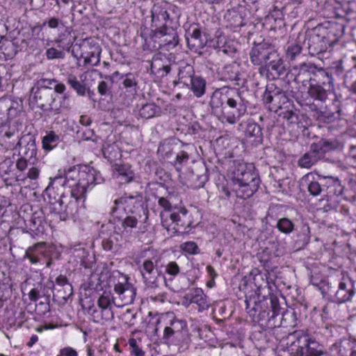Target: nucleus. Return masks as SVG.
Instances as JSON below:
<instances>
[{
	"mask_svg": "<svg viewBox=\"0 0 356 356\" xmlns=\"http://www.w3.org/2000/svg\"><path fill=\"white\" fill-rule=\"evenodd\" d=\"M95 182L93 172L70 168L65 177H55L46 188L49 211L60 220L74 217L77 212V200L84 198L88 187Z\"/></svg>",
	"mask_w": 356,
	"mask_h": 356,
	"instance_id": "1",
	"label": "nucleus"
},
{
	"mask_svg": "<svg viewBox=\"0 0 356 356\" xmlns=\"http://www.w3.org/2000/svg\"><path fill=\"white\" fill-rule=\"evenodd\" d=\"M247 103L238 90L222 87L212 93L209 106L211 113L219 120L234 124L245 114Z\"/></svg>",
	"mask_w": 356,
	"mask_h": 356,
	"instance_id": "2",
	"label": "nucleus"
},
{
	"mask_svg": "<svg viewBox=\"0 0 356 356\" xmlns=\"http://www.w3.org/2000/svg\"><path fill=\"white\" fill-rule=\"evenodd\" d=\"M111 282L113 287L114 296L110 292L104 291L97 300V307L112 309V305L118 307L133 303L136 295V289L129 282V277L120 272H115L111 278Z\"/></svg>",
	"mask_w": 356,
	"mask_h": 356,
	"instance_id": "3",
	"label": "nucleus"
},
{
	"mask_svg": "<svg viewBox=\"0 0 356 356\" xmlns=\"http://www.w3.org/2000/svg\"><path fill=\"white\" fill-rule=\"evenodd\" d=\"M232 175L238 197L245 200L257 191L260 179L252 163L234 162Z\"/></svg>",
	"mask_w": 356,
	"mask_h": 356,
	"instance_id": "4",
	"label": "nucleus"
},
{
	"mask_svg": "<svg viewBox=\"0 0 356 356\" xmlns=\"http://www.w3.org/2000/svg\"><path fill=\"white\" fill-rule=\"evenodd\" d=\"M160 260V257L155 254L152 257L145 255L136 261L143 283L147 290L155 291L161 289L163 284L168 286L166 278L159 267Z\"/></svg>",
	"mask_w": 356,
	"mask_h": 356,
	"instance_id": "5",
	"label": "nucleus"
},
{
	"mask_svg": "<svg viewBox=\"0 0 356 356\" xmlns=\"http://www.w3.org/2000/svg\"><path fill=\"white\" fill-rule=\"evenodd\" d=\"M291 74L294 77V81L298 83H306L313 81L320 82L321 79H326L330 82L332 76L322 68H317L312 63H302L298 65L293 66L291 70Z\"/></svg>",
	"mask_w": 356,
	"mask_h": 356,
	"instance_id": "6",
	"label": "nucleus"
},
{
	"mask_svg": "<svg viewBox=\"0 0 356 356\" xmlns=\"http://www.w3.org/2000/svg\"><path fill=\"white\" fill-rule=\"evenodd\" d=\"M162 319L165 323L163 334L165 343L174 346L182 345L184 342L183 331L187 327L186 323L177 318L172 314H168Z\"/></svg>",
	"mask_w": 356,
	"mask_h": 356,
	"instance_id": "7",
	"label": "nucleus"
},
{
	"mask_svg": "<svg viewBox=\"0 0 356 356\" xmlns=\"http://www.w3.org/2000/svg\"><path fill=\"white\" fill-rule=\"evenodd\" d=\"M263 101L270 111L277 112L289 103V98L285 92L273 84L266 86L263 95Z\"/></svg>",
	"mask_w": 356,
	"mask_h": 356,
	"instance_id": "8",
	"label": "nucleus"
},
{
	"mask_svg": "<svg viewBox=\"0 0 356 356\" xmlns=\"http://www.w3.org/2000/svg\"><path fill=\"white\" fill-rule=\"evenodd\" d=\"M4 143L8 149H19V155L25 159H32L36 156L37 148L35 138L30 134L21 138L17 136L15 142L11 143L5 140Z\"/></svg>",
	"mask_w": 356,
	"mask_h": 356,
	"instance_id": "9",
	"label": "nucleus"
},
{
	"mask_svg": "<svg viewBox=\"0 0 356 356\" xmlns=\"http://www.w3.org/2000/svg\"><path fill=\"white\" fill-rule=\"evenodd\" d=\"M275 51V47L267 42H254L249 53L250 60L254 65L260 66L261 70Z\"/></svg>",
	"mask_w": 356,
	"mask_h": 356,
	"instance_id": "10",
	"label": "nucleus"
},
{
	"mask_svg": "<svg viewBox=\"0 0 356 356\" xmlns=\"http://www.w3.org/2000/svg\"><path fill=\"white\" fill-rule=\"evenodd\" d=\"M84 66H96L100 61L101 47L92 38L85 39L79 46Z\"/></svg>",
	"mask_w": 356,
	"mask_h": 356,
	"instance_id": "11",
	"label": "nucleus"
},
{
	"mask_svg": "<svg viewBox=\"0 0 356 356\" xmlns=\"http://www.w3.org/2000/svg\"><path fill=\"white\" fill-rule=\"evenodd\" d=\"M299 344L298 351L302 356H321L323 353L321 346L307 332H296Z\"/></svg>",
	"mask_w": 356,
	"mask_h": 356,
	"instance_id": "12",
	"label": "nucleus"
},
{
	"mask_svg": "<svg viewBox=\"0 0 356 356\" xmlns=\"http://www.w3.org/2000/svg\"><path fill=\"white\" fill-rule=\"evenodd\" d=\"M139 218V214L126 213V216L120 221V225L115 227L116 233L120 234L124 241H129L135 236Z\"/></svg>",
	"mask_w": 356,
	"mask_h": 356,
	"instance_id": "13",
	"label": "nucleus"
},
{
	"mask_svg": "<svg viewBox=\"0 0 356 356\" xmlns=\"http://www.w3.org/2000/svg\"><path fill=\"white\" fill-rule=\"evenodd\" d=\"M142 196L136 193L135 195L124 194V196L115 200V207L112 209L115 213L118 210L122 209L126 213L136 214L135 209L141 205Z\"/></svg>",
	"mask_w": 356,
	"mask_h": 356,
	"instance_id": "14",
	"label": "nucleus"
},
{
	"mask_svg": "<svg viewBox=\"0 0 356 356\" xmlns=\"http://www.w3.org/2000/svg\"><path fill=\"white\" fill-rule=\"evenodd\" d=\"M355 293V282L349 277H343L334 293V301L338 304L350 301Z\"/></svg>",
	"mask_w": 356,
	"mask_h": 356,
	"instance_id": "15",
	"label": "nucleus"
},
{
	"mask_svg": "<svg viewBox=\"0 0 356 356\" xmlns=\"http://www.w3.org/2000/svg\"><path fill=\"white\" fill-rule=\"evenodd\" d=\"M175 210L177 211H174L170 215L172 223L178 227L177 232L181 233L186 232L193 223L191 216L184 207L175 206Z\"/></svg>",
	"mask_w": 356,
	"mask_h": 356,
	"instance_id": "16",
	"label": "nucleus"
},
{
	"mask_svg": "<svg viewBox=\"0 0 356 356\" xmlns=\"http://www.w3.org/2000/svg\"><path fill=\"white\" fill-rule=\"evenodd\" d=\"M34 90L35 88H33V93L31 96V102L42 111H48L50 100L54 93L51 88L44 83L40 88H37L35 91Z\"/></svg>",
	"mask_w": 356,
	"mask_h": 356,
	"instance_id": "17",
	"label": "nucleus"
},
{
	"mask_svg": "<svg viewBox=\"0 0 356 356\" xmlns=\"http://www.w3.org/2000/svg\"><path fill=\"white\" fill-rule=\"evenodd\" d=\"M192 303L197 305L199 312L207 309L210 306L208 298L201 288L193 289L184 296V305L188 306Z\"/></svg>",
	"mask_w": 356,
	"mask_h": 356,
	"instance_id": "18",
	"label": "nucleus"
},
{
	"mask_svg": "<svg viewBox=\"0 0 356 356\" xmlns=\"http://www.w3.org/2000/svg\"><path fill=\"white\" fill-rule=\"evenodd\" d=\"M186 40L188 48L195 53L200 54L207 44L205 36L202 35L200 30L196 27L186 33Z\"/></svg>",
	"mask_w": 356,
	"mask_h": 356,
	"instance_id": "19",
	"label": "nucleus"
},
{
	"mask_svg": "<svg viewBox=\"0 0 356 356\" xmlns=\"http://www.w3.org/2000/svg\"><path fill=\"white\" fill-rule=\"evenodd\" d=\"M331 82L332 79L330 82H327L326 79H321L320 82L311 83L308 90L309 95L314 100L325 102L327 98Z\"/></svg>",
	"mask_w": 356,
	"mask_h": 356,
	"instance_id": "20",
	"label": "nucleus"
},
{
	"mask_svg": "<svg viewBox=\"0 0 356 356\" xmlns=\"http://www.w3.org/2000/svg\"><path fill=\"white\" fill-rule=\"evenodd\" d=\"M323 159V156L312 144L309 150L299 158L298 165L301 168L310 169Z\"/></svg>",
	"mask_w": 356,
	"mask_h": 356,
	"instance_id": "21",
	"label": "nucleus"
},
{
	"mask_svg": "<svg viewBox=\"0 0 356 356\" xmlns=\"http://www.w3.org/2000/svg\"><path fill=\"white\" fill-rule=\"evenodd\" d=\"M49 287H51L54 291H57L60 298L63 299L72 293V286L66 276L63 275L58 276L54 282H51Z\"/></svg>",
	"mask_w": 356,
	"mask_h": 356,
	"instance_id": "22",
	"label": "nucleus"
},
{
	"mask_svg": "<svg viewBox=\"0 0 356 356\" xmlns=\"http://www.w3.org/2000/svg\"><path fill=\"white\" fill-rule=\"evenodd\" d=\"M157 33L161 35V45L165 47L167 50L172 49L178 44V35L173 29L164 26L157 31Z\"/></svg>",
	"mask_w": 356,
	"mask_h": 356,
	"instance_id": "23",
	"label": "nucleus"
},
{
	"mask_svg": "<svg viewBox=\"0 0 356 356\" xmlns=\"http://www.w3.org/2000/svg\"><path fill=\"white\" fill-rule=\"evenodd\" d=\"M120 80L126 92L131 96L134 97L139 90L138 74L131 72L123 74L120 76Z\"/></svg>",
	"mask_w": 356,
	"mask_h": 356,
	"instance_id": "24",
	"label": "nucleus"
},
{
	"mask_svg": "<svg viewBox=\"0 0 356 356\" xmlns=\"http://www.w3.org/2000/svg\"><path fill=\"white\" fill-rule=\"evenodd\" d=\"M169 19V14L164 8L154 6L152 10V26L157 31L166 26V22Z\"/></svg>",
	"mask_w": 356,
	"mask_h": 356,
	"instance_id": "25",
	"label": "nucleus"
},
{
	"mask_svg": "<svg viewBox=\"0 0 356 356\" xmlns=\"http://www.w3.org/2000/svg\"><path fill=\"white\" fill-rule=\"evenodd\" d=\"M265 66L267 67L268 70L270 71L273 76H276L283 74L285 71L284 62L277 50L270 56Z\"/></svg>",
	"mask_w": 356,
	"mask_h": 356,
	"instance_id": "26",
	"label": "nucleus"
},
{
	"mask_svg": "<svg viewBox=\"0 0 356 356\" xmlns=\"http://www.w3.org/2000/svg\"><path fill=\"white\" fill-rule=\"evenodd\" d=\"M114 170L117 179L122 183H129L135 177V172L129 164H115Z\"/></svg>",
	"mask_w": 356,
	"mask_h": 356,
	"instance_id": "27",
	"label": "nucleus"
},
{
	"mask_svg": "<svg viewBox=\"0 0 356 356\" xmlns=\"http://www.w3.org/2000/svg\"><path fill=\"white\" fill-rule=\"evenodd\" d=\"M186 87L193 92L195 97L200 98L206 93L207 81L202 76L196 75Z\"/></svg>",
	"mask_w": 356,
	"mask_h": 356,
	"instance_id": "28",
	"label": "nucleus"
},
{
	"mask_svg": "<svg viewBox=\"0 0 356 356\" xmlns=\"http://www.w3.org/2000/svg\"><path fill=\"white\" fill-rule=\"evenodd\" d=\"M326 38L325 36L320 37L318 35H315L309 39L308 41V49L309 52L312 55L318 54L324 52L327 49Z\"/></svg>",
	"mask_w": 356,
	"mask_h": 356,
	"instance_id": "29",
	"label": "nucleus"
},
{
	"mask_svg": "<svg viewBox=\"0 0 356 356\" xmlns=\"http://www.w3.org/2000/svg\"><path fill=\"white\" fill-rule=\"evenodd\" d=\"M92 321L97 323L104 324L105 322L113 320L114 313L113 309L97 307L90 309Z\"/></svg>",
	"mask_w": 356,
	"mask_h": 356,
	"instance_id": "30",
	"label": "nucleus"
},
{
	"mask_svg": "<svg viewBox=\"0 0 356 356\" xmlns=\"http://www.w3.org/2000/svg\"><path fill=\"white\" fill-rule=\"evenodd\" d=\"M326 186L327 195L329 197L339 196L343 193V186L338 178L333 177H323Z\"/></svg>",
	"mask_w": 356,
	"mask_h": 356,
	"instance_id": "31",
	"label": "nucleus"
},
{
	"mask_svg": "<svg viewBox=\"0 0 356 356\" xmlns=\"http://www.w3.org/2000/svg\"><path fill=\"white\" fill-rule=\"evenodd\" d=\"M225 19L227 22V26L234 32L244 25L241 15L236 10H227L225 15Z\"/></svg>",
	"mask_w": 356,
	"mask_h": 356,
	"instance_id": "32",
	"label": "nucleus"
},
{
	"mask_svg": "<svg viewBox=\"0 0 356 356\" xmlns=\"http://www.w3.org/2000/svg\"><path fill=\"white\" fill-rule=\"evenodd\" d=\"M67 99L68 97L66 95H63L62 97H60L56 94L53 93L48 108V111H51L55 114L60 113L63 108L67 107V104L66 103Z\"/></svg>",
	"mask_w": 356,
	"mask_h": 356,
	"instance_id": "33",
	"label": "nucleus"
},
{
	"mask_svg": "<svg viewBox=\"0 0 356 356\" xmlns=\"http://www.w3.org/2000/svg\"><path fill=\"white\" fill-rule=\"evenodd\" d=\"M161 113V108L154 103H148L143 105L139 109L138 115L144 119H150L159 116Z\"/></svg>",
	"mask_w": 356,
	"mask_h": 356,
	"instance_id": "34",
	"label": "nucleus"
},
{
	"mask_svg": "<svg viewBox=\"0 0 356 356\" xmlns=\"http://www.w3.org/2000/svg\"><path fill=\"white\" fill-rule=\"evenodd\" d=\"M302 181L307 184V188L311 195L318 196L322 192V187L320 183L315 181L312 173L305 175L302 178Z\"/></svg>",
	"mask_w": 356,
	"mask_h": 356,
	"instance_id": "35",
	"label": "nucleus"
},
{
	"mask_svg": "<svg viewBox=\"0 0 356 356\" xmlns=\"http://www.w3.org/2000/svg\"><path fill=\"white\" fill-rule=\"evenodd\" d=\"M245 135L248 138H254V140L257 143L261 142L263 138L261 128L259 124L253 121L248 122Z\"/></svg>",
	"mask_w": 356,
	"mask_h": 356,
	"instance_id": "36",
	"label": "nucleus"
},
{
	"mask_svg": "<svg viewBox=\"0 0 356 356\" xmlns=\"http://www.w3.org/2000/svg\"><path fill=\"white\" fill-rule=\"evenodd\" d=\"M60 141V136L54 131H50L42 139V146L45 151L54 149Z\"/></svg>",
	"mask_w": 356,
	"mask_h": 356,
	"instance_id": "37",
	"label": "nucleus"
},
{
	"mask_svg": "<svg viewBox=\"0 0 356 356\" xmlns=\"http://www.w3.org/2000/svg\"><path fill=\"white\" fill-rule=\"evenodd\" d=\"M194 69L191 65H186L180 67L178 73L179 82L183 83L185 86L195 77Z\"/></svg>",
	"mask_w": 356,
	"mask_h": 356,
	"instance_id": "38",
	"label": "nucleus"
},
{
	"mask_svg": "<svg viewBox=\"0 0 356 356\" xmlns=\"http://www.w3.org/2000/svg\"><path fill=\"white\" fill-rule=\"evenodd\" d=\"M302 46L300 41H291L287 44L286 57L289 60H294L302 52Z\"/></svg>",
	"mask_w": 356,
	"mask_h": 356,
	"instance_id": "39",
	"label": "nucleus"
},
{
	"mask_svg": "<svg viewBox=\"0 0 356 356\" xmlns=\"http://www.w3.org/2000/svg\"><path fill=\"white\" fill-rule=\"evenodd\" d=\"M42 244L37 243L34 245L29 247L25 252L24 256V259H27L30 261L31 264H37L40 261V256L42 254V252L38 250V248L41 246Z\"/></svg>",
	"mask_w": 356,
	"mask_h": 356,
	"instance_id": "40",
	"label": "nucleus"
},
{
	"mask_svg": "<svg viewBox=\"0 0 356 356\" xmlns=\"http://www.w3.org/2000/svg\"><path fill=\"white\" fill-rule=\"evenodd\" d=\"M66 82L73 90L76 91L78 95L85 96L86 87L84 85L81 83L74 74H68L66 78Z\"/></svg>",
	"mask_w": 356,
	"mask_h": 356,
	"instance_id": "41",
	"label": "nucleus"
},
{
	"mask_svg": "<svg viewBox=\"0 0 356 356\" xmlns=\"http://www.w3.org/2000/svg\"><path fill=\"white\" fill-rule=\"evenodd\" d=\"M343 34V27L342 26L337 25L333 26L329 30L327 36H325L326 42H329V45H334L342 37Z\"/></svg>",
	"mask_w": 356,
	"mask_h": 356,
	"instance_id": "42",
	"label": "nucleus"
},
{
	"mask_svg": "<svg viewBox=\"0 0 356 356\" xmlns=\"http://www.w3.org/2000/svg\"><path fill=\"white\" fill-rule=\"evenodd\" d=\"M294 223L287 218H282L277 222V229L285 234H290L294 230Z\"/></svg>",
	"mask_w": 356,
	"mask_h": 356,
	"instance_id": "43",
	"label": "nucleus"
},
{
	"mask_svg": "<svg viewBox=\"0 0 356 356\" xmlns=\"http://www.w3.org/2000/svg\"><path fill=\"white\" fill-rule=\"evenodd\" d=\"M312 145L318 150L323 158H324L325 154L326 152L336 148V145L334 143L326 140H321L318 143H312Z\"/></svg>",
	"mask_w": 356,
	"mask_h": 356,
	"instance_id": "44",
	"label": "nucleus"
},
{
	"mask_svg": "<svg viewBox=\"0 0 356 356\" xmlns=\"http://www.w3.org/2000/svg\"><path fill=\"white\" fill-rule=\"evenodd\" d=\"M174 196L169 194L168 197H159L158 204L165 211H170L177 204L173 201Z\"/></svg>",
	"mask_w": 356,
	"mask_h": 356,
	"instance_id": "45",
	"label": "nucleus"
},
{
	"mask_svg": "<svg viewBox=\"0 0 356 356\" xmlns=\"http://www.w3.org/2000/svg\"><path fill=\"white\" fill-rule=\"evenodd\" d=\"M44 296H45L44 286L41 283H38L29 293V299L33 302H36Z\"/></svg>",
	"mask_w": 356,
	"mask_h": 356,
	"instance_id": "46",
	"label": "nucleus"
},
{
	"mask_svg": "<svg viewBox=\"0 0 356 356\" xmlns=\"http://www.w3.org/2000/svg\"><path fill=\"white\" fill-rule=\"evenodd\" d=\"M165 273L170 277V280L177 277L181 272V268L175 261H169L165 266Z\"/></svg>",
	"mask_w": 356,
	"mask_h": 356,
	"instance_id": "47",
	"label": "nucleus"
},
{
	"mask_svg": "<svg viewBox=\"0 0 356 356\" xmlns=\"http://www.w3.org/2000/svg\"><path fill=\"white\" fill-rule=\"evenodd\" d=\"M39 173H40V170L38 168L32 167L29 170L26 175H22V174L17 175L15 178V180L16 181H24L27 178H29L30 179H38V177L39 176Z\"/></svg>",
	"mask_w": 356,
	"mask_h": 356,
	"instance_id": "48",
	"label": "nucleus"
},
{
	"mask_svg": "<svg viewBox=\"0 0 356 356\" xmlns=\"http://www.w3.org/2000/svg\"><path fill=\"white\" fill-rule=\"evenodd\" d=\"M40 81L42 84L45 83L47 86H51L53 83H56L54 85V91L53 92L54 94L63 95L66 90L65 84L58 83L55 79H42Z\"/></svg>",
	"mask_w": 356,
	"mask_h": 356,
	"instance_id": "49",
	"label": "nucleus"
},
{
	"mask_svg": "<svg viewBox=\"0 0 356 356\" xmlns=\"http://www.w3.org/2000/svg\"><path fill=\"white\" fill-rule=\"evenodd\" d=\"M181 248L183 251L190 254H196L199 252V248L193 241L184 243L181 244Z\"/></svg>",
	"mask_w": 356,
	"mask_h": 356,
	"instance_id": "50",
	"label": "nucleus"
},
{
	"mask_svg": "<svg viewBox=\"0 0 356 356\" xmlns=\"http://www.w3.org/2000/svg\"><path fill=\"white\" fill-rule=\"evenodd\" d=\"M45 25H47L51 29H59L60 26H65L63 21L56 17H52L45 20L43 22L42 26H44Z\"/></svg>",
	"mask_w": 356,
	"mask_h": 356,
	"instance_id": "51",
	"label": "nucleus"
},
{
	"mask_svg": "<svg viewBox=\"0 0 356 356\" xmlns=\"http://www.w3.org/2000/svg\"><path fill=\"white\" fill-rule=\"evenodd\" d=\"M188 154L186 152H181L178 154L176 156V160L174 163L177 170L179 171L182 167V165L188 162Z\"/></svg>",
	"mask_w": 356,
	"mask_h": 356,
	"instance_id": "52",
	"label": "nucleus"
},
{
	"mask_svg": "<svg viewBox=\"0 0 356 356\" xmlns=\"http://www.w3.org/2000/svg\"><path fill=\"white\" fill-rule=\"evenodd\" d=\"M337 3L341 5L343 9L347 13H350L356 10L354 0H336Z\"/></svg>",
	"mask_w": 356,
	"mask_h": 356,
	"instance_id": "53",
	"label": "nucleus"
},
{
	"mask_svg": "<svg viewBox=\"0 0 356 356\" xmlns=\"http://www.w3.org/2000/svg\"><path fill=\"white\" fill-rule=\"evenodd\" d=\"M46 56L49 60L63 58L65 56L64 53L62 51L58 50L55 48H49L46 51Z\"/></svg>",
	"mask_w": 356,
	"mask_h": 356,
	"instance_id": "54",
	"label": "nucleus"
},
{
	"mask_svg": "<svg viewBox=\"0 0 356 356\" xmlns=\"http://www.w3.org/2000/svg\"><path fill=\"white\" fill-rule=\"evenodd\" d=\"M129 344L130 346V352L132 355L135 356H144V351L138 347L136 341L134 339H130L129 341Z\"/></svg>",
	"mask_w": 356,
	"mask_h": 356,
	"instance_id": "55",
	"label": "nucleus"
},
{
	"mask_svg": "<svg viewBox=\"0 0 356 356\" xmlns=\"http://www.w3.org/2000/svg\"><path fill=\"white\" fill-rule=\"evenodd\" d=\"M158 61V59L155 58L154 59V61L151 64V70L152 72L156 70V72H159V71H162V76L167 75L170 72V66L168 65H162V67H159L156 69V62Z\"/></svg>",
	"mask_w": 356,
	"mask_h": 356,
	"instance_id": "56",
	"label": "nucleus"
},
{
	"mask_svg": "<svg viewBox=\"0 0 356 356\" xmlns=\"http://www.w3.org/2000/svg\"><path fill=\"white\" fill-rule=\"evenodd\" d=\"M57 356H78V352L72 347L66 346L60 349Z\"/></svg>",
	"mask_w": 356,
	"mask_h": 356,
	"instance_id": "57",
	"label": "nucleus"
},
{
	"mask_svg": "<svg viewBox=\"0 0 356 356\" xmlns=\"http://www.w3.org/2000/svg\"><path fill=\"white\" fill-rule=\"evenodd\" d=\"M270 307L272 312V318H275L280 313V307L278 303L277 298H271L270 300Z\"/></svg>",
	"mask_w": 356,
	"mask_h": 356,
	"instance_id": "58",
	"label": "nucleus"
},
{
	"mask_svg": "<svg viewBox=\"0 0 356 356\" xmlns=\"http://www.w3.org/2000/svg\"><path fill=\"white\" fill-rule=\"evenodd\" d=\"M29 159H25L24 157L20 156V158L18 159L16 162L17 169L20 172L25 170L28 167V161Z\"/></svg>",
	"mask_w": 356,
	"mask_h": 356,
	"instance_id": "59",
	"label": "nucleus"
},
{
	"mask_svg": "<svg viewBox=\"0 0 356 356\" xmlns=\"http://www.w3.org/2000/svg\"><path fill=\"white\" fill-rule=\"evenodd\" d=\"M110 88L111 87L108 86L106 81H102L98 84L97 91L101 95H106L108 93Z\"/></svg>",
	"mask_w": 356,
	"mask_h": 356,
	"instance_id": "60",
	"label": "nucleus"
},
{
	"mask_svg": "<svg viewBox=\"0 0 356 356\" xmlns=\"http://www.w3.org/2000/svg\"><path fill=\"white\" fill-rule=\"evenodd\" d=\"M220 51L224 54L232 56L236 51V49L234 47L226 44L220 48Z\"/></svg>",
	"mask_w": 356,
	"mask_h": 356,
	"instance_id": "61",
	"label": "nucleus"
},
{
	"mask_svg": "<svg viewBox=\"0 0 356 356\" xmlns=\"http://www.w3.org/2000/svg\"><path fill=\"white\" fill-rule=\"evenodd\" d=\"M301 233L304 236L303 240L308 242L310 238V230L308 225H303L301 227Z\"/></svg>",
	"mask_w": 356,
	"mask_h": 356,
	"instance_id": "62",
	"label": "nucleus"
},
{
	"mask_svg": "<svg viewBox=\"0 0 356 356\" xmlns=\"http://www.w3.org/2000/svg\"><path fill=\"white\" fill-rule=\"evenodd\" d=\"M30 226L32 230H39V228L41 225V220L37 219L36 218H32L30 220Z\"/></svg>",
	"mask_w": 356,
	"mask_h": 356,
	"instance_id": "63",
	"label": "nucleus"
},
{
	"mask_svg": "<svg viewBox=\"0 0 356 356\" xmlns=\"http://www.w3.org/2000/svg\"><path fill=\"white\" fill-rule=\"evenodd\" d=\"M349 158L356 163V145H351L349 151Z\"/></svg>",
	"mask_w": 356,
	"mask_h": 356,
	"instance_id": "64",
	"label": "nucleus"
}]
</instances>
